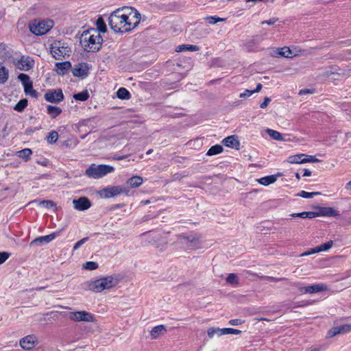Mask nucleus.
Returning a JSON list of instances; mask_svg holds the SVG:
<instances>
[{"mask_svg": "<svg viewBox=\"0 0 351 351\" xmlns=\"http://www.w3.org/2000/svg\"><path fill=\"white\" fill-rule=\"evenodd\" d=\"M332 241H329L326 243H322L320 245L316 247L315 252H326L332 246Z\"/></svg>", "mask_w": 351, "mask_h": 351, "instance_id": "obj_38", "label": "nucleus"}, {"mask_svg": "<svg viewBox=\"0 0 351 351\" xmlns=\"http://www.w3.org/2000/svg\"><path fill=\"white\" fill-rule=\"evenodd\" d=\"M18 79L23 84L26 95H29L34 98L38 97V93L33 88L32 82L30 81V78L27 74L20 73L18 76Z\"/></svg>", "mask_w": 351, "mask_h": 351, "instance_id": "obj_9", "label": "nucleus"}, {"mask_svg": "<svg viewBox=\"0 0 351 351\" xmlns=\"http://www.w3.org/2000/svg\"><path fill=\"white\" fill-rule=\"evenodd\" d=\"M277 21H278V18L273 17V18L269 19V20L263 21L261 22V24L262 25L267 24V25H274Z\"/></svg>", "mask_w": 351, "mask_h": 351, "instance_id": "obj_51", "label": "nucleus"}, {"mask_svg": "<svg viewBox=\"0 0 351 351\" xmlns=\"http://www.w3.org/2000/svg\"><path fill=\"white\" fill-rule=\"evenodd\" d=\"M241 332V330L234 328H223L224 335H239Z\"/></svg>", "mask_w": 351, "mask_h": 351, "instance_id": "obj_48", "label": "nucleus"}, {"mask_svg": "<svg viewBox=\"0 0 351 351\" xmlns=\"http://www.w3.org/2000/svg\"><path fill=\"white\" fill-rule=\"evenodd\" d=\"M245 2L247 3H252L253 4H255L258 2H261V1H263V2H265L267 1V0H245Z\"/></svg>", "mask_w": 351, "mask_h": 351, "instance_id": "obj_58", "label": "nucleus"}, {"mask_svg": "<svg viewBox=\"0 0 351 351\" xmlns=\"http://www.w3.org/2000/svg\"><path fill=\"white\" fill-rule=\"evenodd\" d=\"M199 49V47L197 45H179L176 48V51L181 52L185 51H196Z\"/></svg>", "mask_w": 351, "mask_h": 351, "instance_id": "obj_30", "label": "nucleus"}, {"mask_svg": "<svg viewBox=\"0 0 351 351\" xmlns=\"http://www.w3.org/2000/svg\"><path fill=\"white\" fill-rule=\"evenodd\" d=\"M262 87V84L261 83H258L256 86V88L254 90L245 89V91L243 93V97H250L254 93H258L259 91H261Z\"/></svg>", "mask_w": 351, "mask_h": 351, "instance_id": "obj_39", "label": "nucleus"}, {"mask_svg": "<svg viewBox=\"0 0 351 351\" xmlns=\"http://www.w3.org/2000/svg\"><path fill=\"white\" fill-rule=\"evenodd\" d=\"M314 93V90L312 89H302L299 92V95H306V94H310Z\"/></svg>", "mask_w": 351, "mask_h": 351, "instance_id": "obj_56", "label": "nucleus"}, {"mask_svg": "<svg viewBox=\"0 0 351 351\" xmlns=\"http://www.w3.org/2000/svg\"><path fill=\"white\" fill-rule=\"evenodd\" d=\"M33 64V60H32L29 57H22L16 64L18 69L23 71L29 70L32 68Z\"/></svg>", "mask_w": 351, "mask_h": 351, "instance_id": "obj_19", "label": "nucleus"}, {"mask_svg": "<svg viewBox=\"0 0 351 351\" xmlns=\"http://www.w3.org/2000/svg\"><path fill=\"white\" fill-rule=\"evenodd\" d=\"M316 250V247L315 248H313L311 249V251H308L309 252H312V254H314V253H318L319 252H315Z\"/></svg>", "mask_w": 351, "mask_h": 351, "instance_id": "obj_61", "label": "nucleus"}, {"mask_svg": "<svg viewBox=\"0 0 351 351\" xmlns=\"http://www.w3.org/2000/svg\"><path fill=\"white\" fill-rule=\"evenodd\" d=\"M83 267L88 270H94L98 267V264L96 262L88 261L83 265Z\"/></svg>", "mask_w": 351, "mask_h": 351, "instance_id": "obj_45", "label": "nucleus"}, {"mask_svg": "<svg viewBox=\"0 0 351 351\" xmlns=\"http://www.w3.org/2000/svg\"><path fill=\"white\" fill-rule=\"evenodd\" d=\"M125 14V32H130L138 26L141 21V14L135 9L131 7H124Z\"/></svg>", "mask_w": 351, "mask_h": 351, "instance_id": "obj_4", "label": "nucleus"}, {"mask_svg": "<svg viewBox=\"0 0 351 351\" xmlns=\"http://www.w3.org/2000/svg\"><path fill=\"white\" fill-rule=\"evenodd\" d=\"M319 162V160H318L313 156L307 155V158H305V162Z\"/></svg>", "mask_w": 351, "mask_h": 351, "instance_id": "obj_54", "label": "nucleus"}, {"mask_svg": "<svg viewBox=\"0 0 351 351\" xmlns=\"http://www.w3.org/2000/svg\"><path fill=\"white\" fill-rule=\"evenodd\" d=\"M310 254H312V252H306L302 254V256H307V255H310Z\"/></svg>", "mask_w": 351, "mask_h": 351, "instance_id": "obj_62", "label": "nucleus"}, {"mask_svg": "<svg viewBox=\"0 0 351 351\" xmlns=\"http://www.w3.org/2000/svg\"><path fill=\"white\" fill-rule=\"evenodd\" d=\"M51 53L56 60H61L69 56L71 51L68 45L60 40H56L51 45Z\"/></svg>", "mask_w": 351, "mask_h": 351, "instance_id": "obj_5", "label": "nucleus"}, {"mask_svg": "<svg viewBox=\"0 0 351 351\" xmlns=\"http://www.w3.org/2000/svg\"><path fill=\"white\" fill-rule=\"evenodd\" d=\"M293 217H300L303 219L308 218V219H313L318 216V214L315 212H302L299 213H293L291 215Z\"/></svg>", "mask_w": 351, "mask_h": 351, "instance_id": "obj_27", "label": "nucleus"}, {"mask_svg": "<svg viewBox=\"0 0 351 351\" xmlns=\"http://www.w3.org/2000/svg\"><path fill=\"white\" fill-rule=\"evenodd\" d=\"M326 346H314V347H312L310 350H306V351H324L326 349Z\"/></svg>", "mask_w": 351, "mask_h": 351, "instance_id": "obj_53", "label": "nucleus"}, {"mask_svg": "<svg viewBox=\"0 0 351 351\" xmlns=\"http://www.w3.org/2000/svg\"><path fill=\"white\" fill-rule=\"evenodd\" d=\"M56 68L57 69V73L59 75H63L69 69L71 68V64L69 61L57 62L56 64Z\"/></svg>", "mask_w": 351, "mask_h": 351, "instance_id": "obj_21", "label": "nucleus"}, {"mask_svg": "<svg viewBox=\"0 0 351 351\" xmlns=\"http://www.w3.org/2000/svg\"><path fill=\"white\" fill-rule=\"evenodd\" d=\"M319 194H320L319 192H311V193H309V192H306V191H301L300 192H299L298 193V196L302 197L303 198H313L315 195H318Z\"/></svg>", "mask_w": 351, "mask_h": 351, "instance_id": "obj_42", "label": "nucleus"}, {"mask_svg": "<svg viewBox=\"0 0 351 351\" xmlns=\"http://www.w3.org/2000/svg\"><path fill=\"white\" fill-rule=\"evenodd\" d=\"M8 79V70L0 65V84H5Z\"/></svg>", "mask_w": 351, "mask_h": 351, "instance_id": "obj_36", "label": "nucleus"}, {"mask_svg": "<svg viewBox=\"0 0 351 351\" xmlns=\"http://www.w3.org/2000/svg\"><path fill=\"white\" fill-rule=\"evenodd\" d=\"M36 337L34 335H27L20 340V346L25 350H31L35 346Z\"/></svg>", "mask_w": 351, "mask_h": 351, "instance_id": "obj_16", "label": "nucleus"}, {"mask_svg": "<svg viewBox=\"0 0 351 351\" xmlns=\"http://www.w3.org/2000/svg\"><path fill=\"white\" fill-rule=\"evenodd\" d=\"M223 150V148L220 145H215L212 146L207 152V156H214L221 153Z\"/></svg>", "mask_w": 351, "mask_h": 351, "instance_id": "obj_32", "label": "nucleus"}, {"mask_svg": "<svg viewBox=\"0 0 351 351\" xmlns=\"http://www.w3.org/2000/svg\"><path fill=\"white\" fill-rule=\"evenodd\" d=\"M53 22L48 21L34 20L29 24V31L37 36L43 35L48 32L53 27Z\"/></svg>", "mask_w": 351, "mask_h": 351, "instance_id": "obj_6", "label": "nucleus"}, {"mask_svg": "<svg viewBox=\"0 0 351 351\" xmlns=\"http://www.w3.org/2000/svg\"><path fill=\"white\" fill-rule=\"evenodd\" d=\"M350 332H351V324L335 326L328 331L327 337L331 338L337 335H343Z\"/></svg>", "mask_w": 351, "mask_h": 351, "instance_id": "obj_12", "label": "nucleus"}, {"mask_svg": "<svg viewBox=\"0 0 351 351\" xmlns=\"http://www.w3.org/2000/svg\"><path fill=\"white\" fill-rule=\"evenodd\" d=\"M45 99L49 102L58 104L64 99V95L61 89L49 90L45 94Z\"/></svg>", "mask_w": 351, "mask_h": 351, "instance_id": "obj_10", "label": "nucleus"}, {"mask_svg": "<svg viewBox=\"0 0 351 351\" xmlns=\"http://www.w3.org/2000/svg\"><path fill=\"white\" fill-rule=\"evenodd\" d=\"M266 132L269 134V136L276 141H282L284 140L282 135L278 131L271 130V129H267Z\"/></svg>", "mask_w": 351, "mask_h": 351, "instance_id": "obj_34", "label": "nucleus"}, {"mask_svg": "<svg viewBox=\"0 0 351 351\" xmlns=\"http://www.w3.org/2000/svg\"><path fill=\"white\" fill-rule=\"evenodd\" d=\"M125 158V156H119V157H117V160H122V159H123V158Z\"/></svg>", "mask_w": 351, "mask_h": 351, "instance_id": "obj_63", "label": "nucleus"}, {"mask_svg": "<svg viewBox=\"0 0 351 351\" xmlns=\"http://www.w3.org/2000/svg\"><path fill=\"white\" fill-rule=\"evenodd\" d=\"M97 25V31L100 34V32L105 33L107 31V27L104 19L101 17H99L96 22Z\"/></svg>", "mask_w": 351, "mask_h": 351, "instance_id": "obj_35", "label": "nucleus"}, {"mask_svg": "<svg viewBox=\"0 0 351 351\" xmlns=\"http://www.w3.org/2000/svg\"><path fill=\"white\" fill-rule=\"evenodd\" d=\"M56 237V234L54 233L38 237L35 239H34L31 243H29L30 246H35V245H42L44 243H48L50 241H51L53 239H54Z\"/></svg>", "mask_w": 351, "mask_h": 351, "instance_id": "obj_18", "label": "nucleus"}, {"mask_svg": "<svg viewBox=\"0 0 351 351\" xmlns=\"http://www.w3.org/2000/svg\"><path fill=\"white\" fill-rule=\"evenodd\" d=\"M226 281L231 285H236L239 283L238 277L234 274H230L226 278Z\"/></svg>", "mask_w": 351, "mask_h": 351, "instance_id": "obj_46", "label": "nucleus"}, {"mask_svg": "<svg viewBox=\"0 0 351 351\" xmlns=\"http://www.w3.org/2000/svg\"><path fill=\"white\" fill-rule=\"evenodd\" d=\"M241 323V320L239 319H231L229 321V324L232 326L238 325L240 324Z\"/></svg>", "mask_w": 351, "mask_h": 351, "instance_id": "obj_57", "label": "nucleus"}, {"mask_svg": "<svg viewBox=\"0 0 351 351\" xmlns=\"http://www.w3.org/2000/svg\"><path fill=\"white\" fill-rule=\"evenodd\" d=\"M58 138V133L56 131H52L49 133L47 140L49 144L55 143Z\"/></svg>", "mask_w": 351, "mask_h": 351, "instance_id": "obj_41", "label": "nucleus"}, {"mask_svg": "<svg viewBox=\"0 0 351 351\" xmlns=\"http://www.w3.org/2000/svg\"><path fill=\"white\" fill-rule=\"evenodd\" d=\"M120 280L121 278L119 275L112 274L89 282L88 283V289L93 292L100 293L105 289H110L115 287Z\"/></svg>", "mask_w": 351, "mask_h": 351, "instance_id": "obj_2", "label": "nucleus"}, {"mask_svg": "<svg viewBox=\"0 0 351 351\" xmlns=\"http://www.w3.org/2000/svg\"><path fill=\"white\" fill-rule=\"evenodd\" d=\"M125 21L124 7L114 11L108 19L109 25L114 32H125L123 31Z\"/></svg>", "mask_w": 351, "mask_h": 351, "instance_id": "obj_3", "label": "nucleus"}, {"mask_svg": "<svg viewBox=\"0 0 351 351\" xmlns=\"http://www.w3.org/2000/svg\"><path fill=\"white\" fill-rule=\"evenodd\" d=\"M32 152L29 148L23 149L18 152L19 157L27 160L32 154Z\"/></svg>", "mask_w": 351, "mask_h": 351, "instance_id": "obj_40", "label": "nucleus"}, {"mask_svg": "<svg viewBox=\"0 0 351 351\" xmlns=\"http://www.w3.org/2000/svg\"><path fill=\"white\" fill-rule=\"evenodd\" d=\"M307 158L306 154H300L296 155L290 156L287 161L291 164H301L305 163V158Z\"/></svg>", "mask_w": 351, "mask_h": 351, "instance_id": "obj_22", "label": "nucleus"}, {"mask_svg": "<svg viewBox=\"0 0 351 351\" xmlns=\"http://www.w3.org/2000/svg\"><path fill=\"white\" fill-rule=\"evenodd\" d=\"M127 184L131 188H136L143 183V178L141 176H133L127 180Z\"/></svg>", "mask_w": 351, "mask_h": 351, "instance_id": "obj_25", "label": "nucleus"}, {"mask_svg": "<svg viewBox=\"0 0 351 351\" xmlns=\"http://www.w3.org/2000/svg\"><path fill=\"white\" fill-rule=\"evenodd\" d=\"M204 20L210 24H216L218 22L224 21L226 19L220 18L219 16H207Z\"/></svg>", "mask_w": 351, "mask_h": 351, "instance_id": "obj_43", "label": "nucleus"}, {"mask_svg": "<svg viewBox=\"0 0 351 351\" xmlns=\"http://www.w3.org/2000/svg\"><path fill=\"white\" fill-rule=\"evenodd\" d=\"M311 176V171L308 169H304V174H303V176L304 177H308V176Z\"/></svg>", "mask_w": 351, "mask_h": 351, "instance_id": "obj_59", "label": "nucleus"}, {"mask_svg": "<svg viewBox=\"0 0 351 351\" xmlns=\"http://www.w3.org/2000/svg\"><path fill=\"white\" fill-rule=\"evenodd\" d=\"M73 204L77 210H86L91 206V202L86 197H81L73 200Z\"/></svg>", "mask_w": 351, "mask_h": 351, "instance_id": "obj_13", "label": "nucleus"}, {"mask_svg": "<svg viewBox=\"0 0 351 351\" xmlns=\"http://www.w3.org/2000/svg\"><path fill=\"white\" fill-rule=\"evenodd\" d=\"M181 238L190 243V246L195 247L199 243V238L193 235L181 236Z\"/></svg>", "mask_w": 351, "mask_h": 351, "instance_id": "obj_29", "label": "nucleus"}, {"mask_svg": "<svg viewBox=\"0 0 351 351\" xmlns=\"http://www.w3.org/2000/svg\"><path fill=\"white\" fill-rule=\"evenodd\" d=\"M124 191L123 187L119 186L105 188L102 190V194L104 197L110 198L122 193Z\"/></svg>", "mask_w": 351, "mask_h": 351, "instance_id": "obj_15", "label": "nucleus"}, {"mask_svg": "<svg viewBox=\"0 0 351 351\" xmlns=\"http://www.w3.org/2000/svg\"><path fill=\"white\" fill-rule=\"evenodd\" d=\"M39 204L47 208H56V204L51 200H43L40 202Z\"/></svg>", "mask_w": 351, "mask_h": 351, "instance_id": "obj_47", "label": "nucleus"}, {"mask_svg": "<svg viewBox=\"0 0 351 351\" xmlns=\"http://www.w3.org/2000/svg\"><path fill=\"white\" fill-rule=\"evenodd\" d=\"M326 215L328 216H337L338 213L334 208H328L326 211Z\"/></svg>", "mask_w": 351, "mask_h": 351, "instance_id": "obj_52", "label": "nucleus"}, {"mask_svg": "<svg viewBox=\"0 0 351 351\" xmlns=\"http://www.w3.org/2000/svg\"><path fill=\"white\" fill-rule=\"evenodd\" d=\"M207 333L210 339L213 338L215 335L221 337L223 335V328L211 327L208 329Z\"/></svg>", "mask_w": 351, "mask_h": 351, "instance_id": "obj_28", "label": "nucleus"}, {"mask_svg": "<svg viewBox=\"0 0 351 351\" xmlns=\"http://www.w3.org/2000/svg\"><path fill=\"white\" fill-rule=\"evenodd\" d=\"M295 177L297 178V179L300 180V176L298 173H295Z\"/></svg>", "mask_w": 351, "mask_h": 351, "instance_id": "obj_64", "label": "nucleus"}, {"mask_svg": "<svg viewBox=\"0 0 351 351\" xmlns=\"http://www.w3.org/2000/svg\"><path fill=\"white\" fill-rule=\"evenodd\" d=\"M351 188V180L346 184V189H349Z\"/></svg>", "mask_w": 351, "mask_h": 351, "instance_id": "obj_60", "label": "nucleus"}, {"mask_svg": "<svg viewBox=\"0 0 351 351\" xmlns=\"http://www.w3.org/2000/svg\"><path fill=\"white\" fill-rule=\"evenodd\" d=\"M112 166L106 165H91L86 170V175L95 179L100 178L108 173L113 171Z\"/></svg>", "mask_w": 351, "mask_h": 351, "instance_id": "obj_7", "label": "nucleus"}, {"mask_svg": "<svg viewBox=\"0 0 351 351\" xmlns=\"http://www.w3.org/2000/svg\"><path fill=\"white\" fill-rule=\"evenodd\" d=\"M326 290H328V287L322 283L315 284L300 288V291L302 294L315 293L324 291Z\"/></svg>", "mask_w": 351, "mask_h": 351, "instance_id": "obj_11", "label": "nucleus"}, {"mask_svg": "<svg viewBox=\"0 0 351 351\" xmlns=\"http://www.w3.org/2000/svg\"><path fill=\"white\" fill-rule=\"evenodd\" d=\"M277 178L278 176L276 175H271L261 178L259 179H257L256 180L259 184L263 186H268L271 184L276 182V181L277 180Z\"/></svg>", "mask_w": 351, "mask_h": 351, "instance_id": "obj_23", "label": "nucleus"}, {"mask_svg": "<svg viewBox=\"0 0 351 351\" xmlns=\"http://www.w3.org/2000/svg\"><path fill=\"white\" fill-rule=\"evenodd\" d=\"M69 318L74 322H95V317L89 312L85 311L70 312L68 314Z\"/></svg>", "mask_w": 351, "mask_h": 351, "instance_id": "obj_8", "label": "nucleus"}, {"mask_svg": "<svg viewBox=\"0 0 351 351\" xmlns=\"http://www.w3.org/2000/svg\"><path fill=\"white\" fill-rule=\"evenodd\" d=\"M277 54L285 58H292L293 53L288 47H284L278 49Z\"/></svg>", "mask_w": 351, "mask_h": 351, "instance_id": "obj_31", "label": "nucleus"}, {"mask_svg": "<svg viewBox=\"0 0 351 351\" xmlns=\"http://www.w3.org/2000/svg\"><path fill=\"white\" fill-rule=\"evenodd\" d=\"M166 332V328L163 325L155 326L151 330L150 335L153 339H157L160 335Z\"/></svg>", "mask_w": 351, "mask_h": 351, "instance_id": "obj_24", "label": "nucleus"}, {"mask_svg": "<svg viewBox=\"0 0 351 351\" xmlns=\"http://www.w3.org/2000/svg\"><path fill=\"white\" fill-rule=\"evenodd\" d=\"M47 111L50 114L52 119L56 118L62 113V109L60 107L48 105L47 106Z\"/></svg>", "mask_w": 351, "mask_h": 351, "instance_id": "obj_26", "label": "nucleus"}, {"mask_svg": "<svg viewBox=\"0 0 351 351\" xmlns=\"http://www.w3.org/2000/svg\"><path fill=\"white\" fill-rule=\"evenodd\" d=\"M271 101V99L268 97H265L264 101L260 104L261 108H265L269 102Z\"/></svg>", "mask_w": 351, "mask_h": 351, "instance_id": "obj_55", "label": "nucleus"}, {"mask_svg": "<svg viewBox=\"0 0 351 351\" xmlns=\"http://www.w3.org/2000/svg\"><path fill=\"white\" fill-rule=\"evenodd\" d=\"M117 96L121 99H129L131 97L130 92L125 88H120L117 92Z\"/></svg>", "mask_w": 351, "mask_h": 351, "instance_id": "obj_33", "label": "nucleus"}, {"mask_svg": "<svg viewBox=\"0 0 351 351\" xmlns=\"http://www.w3.org/2000/svg\"><path fill=\"white\" fill-rule=\"evenodd\" d=\"M88 240V237H84L82 239L78 241L73 246V250H76L80 248L85 242Z\"/></svg>", "mask_w": 351, "mask_h": 351, "instance_id": "obj_50", "label": "nucleus"}, {"mask_svg": "<svg viewBox=\"0 0 351 351\" xmlns=\"http://www.w3.org/2000/svg\"><path fill=\"white\" fill-rule=\"evenodd\" d=\"M27 106V99H21L14 106V110L18 112H21L24 110V108Z\"/></svg>", "mask_w": 351, "mask_h": 351, "instance_id": "obj_44", "label": "nucleus"}, {"mask_svg": "<svg viewBox=\"0 0 351 351\" xmlns=\"http://www.w3.org/2000/svg\"><path fill=\"white\" fill-rule=\"evenodd\" d=\"M88 97H89V94L87 90H84V91L74 94V95H73V98L75 100L82 101H84L87 100L88 99Z\"/></svg>", "mask_w": 351, "mask_h": 351, "instance_id": "obj_37", "label": "nucleus"}, {"mask_svg": "<svg viewBox=\"0 0 351 351\" xmlns=\"http://www.w3.org/2000/svg\"><path fill=\"white\" fill-rule=\"evenodd\" d=\"M10 256L7 252H0V265L3 264Z\"/></svg>", "mask_w": 351, "mask_h": 351, "instance_id": "obj_49", "label": "nucleus"}, {"mask_svg": "<svg viewBox=\"0 0 351 351\" xmlns=\"http://www.w3.org/2000/svg\"><path fill=\"white\" fill-rule=\"evenodd\" d=\"M222 143L226 147H231L237 150L239 149L240 143L238 136L235 135L229 136L225 138Z\"/></svg>", "mask_w": 351, "mask_h": 351, "instance_id": "obj_17", "label": "nucleus"}, {"mask_svg": "<svg viewBox=\"0 0 351 351\" xmlns=\"http://www.w3.org/2000/svg\"><path fill=\"white\" fill-rule=\"evenodd\" d=\"M263 40V38L259 36H254L246 44L248 51H255L258 50V45Z\"/></svg>", "mask_w": 351, "mask_h": 351, "instance_id": "obj_20", "label": "nucleus"}, {"mask_svg": "<svg viewBox=\"0 0 351 351\" xmlns=\"http://www.w3.org/2000/svg\"><path fill=\"white\" fill-rule=\"evenodd\" d=\"M88 65L87 63H79L73 69V75L75 77H85L88 75Z\"/></svg>", "mask_w": 351, "mask_h": 351, "instance_id": "obj_14", "label": "nucleus"}, {"mask_svg": "<svg viewBox=\"0 0 351 351\" xmlns=\"http://www.w3.org/2000/svg\"><path fill=\"white\" fill-rule=\"evenodd\" d=\"M103 42V38L96 29L91 28L84 31L80 37V44L84 50L88 52L98 51Z\"/></svg>", "mask_w": 351, "mask_h": 351, "instance_id": "obj_1", "label": "nucleus"}]
</instances>
